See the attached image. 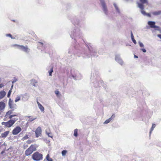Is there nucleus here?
Here are the masks:
<instances>
[{
	"label": "nucleus",
	"mask_w": 161,
	"mask_h": 161,
	"mask_svg": "<svg viewBox=\"0 0 161 161\" xmlns=\"http://www.w3.org/2000/svg\"><path fill=\"white\" fill-rule=\"evenodd\" d=\"M86 46L88 49V51L84 50L81 53V56L84 58H89L90 55L96 56L97 54V50L92 46L90 43L87 44L85 43Z\"/></svg>",
	"instance_id": "f257e3e1"
},
{
	"label": "nucleus",
	"mask_w": 161,
	"mask_h": 161,
	"mask_svg": "<svg viewBox=\"0 0 161 161\" xmlns=\"http://www.w3.org/2000/svg\"><path fill=\"white\" fill-rule=\"evenodd\" d=\"M69 34L71 37L75 40L82 38V34L80 29L76 26L71 29Z\"/></svg>",
	"instance_id": "f03ea898"
},
{
	"label": "nucleus",
	"mask_w": 161,
	"mask_h": 161,
	"mask_svg": "<svg viewBox=\"0 0 161 161\" xmlns=\"http://www.w3.org/2000/svg\"><path fill=\"white\" fill-rule=\"evenodd\" d=\"M71 76L75 80H80L81 78L80 74L77 71L74 69L71 70Z\"/></svg>",
	"instance_id": "7ed1b4c3"
},
{
	"label": "nucleus",
	"mask_w": 161,
	"mask_h": 161,
	"mask_svg": "<svg viewBox=\"0 0 161 161\" xmlns=\"http://www.w3.org/2000/svg\"><path fill=\"white\" fill-rule=\"evenodd\" d=\"M100 1L103 12L106 15H108V10L104 0H100Z\"/></svg>",
	"instance_id": "20e7f679"
},
{
	"label": "nucleus",
	"mask_w": 161,
	"mask_h": 161,
	"mask_svg": "<svg viewBox=\"0 0 161 161\" xmlns=\"http://www.w3.org/2000/svg\"><path fill=\"white\" fill-rule=\"evenodd\" d=\"M42 158V155L38 152H35L32 155V158L35 161H39Z\"/></svg>",
	"instance_id": "39448f33"
},
{
	"label": "nucleus",
	"mask_w": 161,
	"mask_h": 161,
	"mask_svg": "<svg viewBox=\"0 0 161 161\" xmlns=\"http://www.w3.org/2000/svg\"><path fill=\"white\" fill-rule=\"evenodd\" d=\"M14 46H17L18 49H21L26 53H28L30 52V49L27 46H24L23 45H19L17 44H15Z\"/></svg>",
	"instance_id": "423d86ee"
},
{
	"label": "nucleus",
	"mask_w": 161,
	"mask_h": 161,
	"mask_svg": "<svg viewBox=\"0 0 161 161\" xmlns=\"http://www.w3.org/2000/svg\"><path fill=\"white\" fill-rule=\"evenodd\" d=\"M35 149H36L33 147V146L31 145L25 151V154L27 156H29L35 151Z\"/></svg>",
	"instance_id": "0eeeda50"
},
{
	"label": "nucleus",
	"mask_w": 161,
	"mask_h": 161,
	"mask_svg": "<svg viewBox=\"0 0 161 161\" xmlns=\"http://www.w3.org/2000/svg\"><path fill=\"white\" fill-rule=\"evenodd\" d=\"M18 120L17 118H14L13 119H11L8 121L6 122V127H10L12 126Z\"/></svg>",
	"instance_id": "6e6552de"
},
{
	"label": "nucleus",
	"mask_w": 161,
	"mask_h": 161,
	"mask_svg": "<svg viewBox=\"0 0 161 161\" xmlns=\"http://www.w3.org/2000/svg\"><path fill=\"white\" fill-rule=\"evenodd\" d=\"M115 61L120 65H122L124 64V62L121 58L119 54H116L115 56Z\"/></svg>",
	"instance_id": "1a4fd4ad"
},
{
	"label": "nucleus",
	"mask_w": 161,
	"mask_h": 161,
	"mask_svg": "<svg viewBox=\"0 0 161 161\" xmlns=\"http://www.w3.org/2000/svg\"><path fill=\"white\" fill-rule=\"evenodd\" d=\"M21 130V129L19 126H17L12 131V134L14 135L18 134Z\"/></svg>",
	"instance_id": "9d476101"
},
{
	"label": "nucleus",
	"mask_w": 161,
	"mask_h": 161,
	"mask_svg": "<svg viewBox=\"0 0 161 161\" xmlns=\"http://www.w3.org/2000/svg\"><path fill=\"white\" fill-rule=\"evenodd\" d=\"M13 100H12L10 98L9 100L8 105L9 108L11 109L16 108V104L13 103Z\"/></svg>",
	"instance_id": "9b49d317"
},
{
	"label": "nucleus",
	"mask_w": 161,
	"mask_h": 161,
	"mask_svg": "<svg viewBox=\"0 0 161 161\" xmlns=\"http://www.w3.org/2000/svg\"><path fill=\"white\" fill-rule=\"evenodd\" d=\"M36 133V137H38L40 136L42 134V129L40 127H38L35 131Z\"/></svg>",
	"instance_id": "f8f14e48"
},
{
	"label": "nucleus",
	"mask_w": 161,
	"mask_h": 161,
	"mask_svg": "<svg viewBox=\"0 0 161 161\" xmlns=\"http://www.w3.org/2000/svg\"><path fill=\"white\" fill-rule=\"evenodd\" d=\"M113 5L115 8L116 12L119 15H120V10L118 5L115 3H113Z\"/></svg>",
	"instance_id": "ddd939ff"
},
{
	"label": "nucleus",
	"mask_w": 161,
	"mask_h": 161,
	"mask_svg": "<svg viewBox=\"0 0 161 161\" xmlns=\"http://www.w3.org/2000/svg\"><path fill=\"white\" fill-rule=\"evenodd\" d=\"M115 114H113L112 116H111V117H110V118H109L108 119H107L103 123V124H108V123H109V122H110V121L112 120H113L114 119V118H115Z\"/></svg>",
	"instance_id": "4468645a"
},
{
	"label": "nucleus",
	"mask_w": 161,
	"mask_h": 161,
	"mask_svg": "<svg viewBox=\"0 0 161 161\" xmlns=\"http://www.w3.org/2000/svg\"><path fill=\"white\" fill-rule=\"evenodd\" d=\"M74 25H80V20H79L76 18H75L72 21Z\"/></svg>",
	"instance_id": "2eb2a0df"
},
{
	"label": "nucleus",
	"mask_w": 161,
	"mask_h": 161,
	"mask_svg": "<svg viewBox=\"0 0 161 161\" xmlns=\"http://www.w3.org/2000/svg\"><path fill=\"white\" fill-rule=\"evenodd\" d=\"M31 84L35 87L37 86L38 85L37 82L34 79H32L31 80Z\"/></svg>",
	"instance_id": "dca6fc26"
},
{
	"label": "nucleus",
	"mask_w": 161,
	"mask_h": 161,
	"mask_svg": "<svg viewBox=\"0 0 161 161\" xmlns=\"http://www.w3.org/2000/svg\"><path fill=\"white\" fill-rule=\"evenodd\" d=\"M155 22L154 21H149L148 22V24L152 28H154L155 27Z\"/></svg>",
	"instance_id": "f3484780"
},
{
	"label": "nucleus",
	"mask_w": 161,
	"mask_h": 161,
	"mask_svg": "<svg viewBox=\"0 0 161 161\" xmlns=\"http://www.w3.org/2000/svg\"><path fill=\"white\" fill-rule=\"evenodd\" d=\"M9 133L8 131H6L4 133H2L1 134V137L3 138H5L8 135Z\"/></svg>",
	"instance_id": "a211bd4d"
},
{
	"label": "nucleus",
	"mask_w": 161,
	"mask_h": 161,
	"mask_svg": "<svg viewBox=\"0 0 161 161\" xmlns=\"http://www.w3.org/2000/svg\"><path fill=\"white\" fill-rule=\"evenodd\" d=\"M5 106V103L3 102H0V111L4 109Z\"/></svg>",
	"instance_id": "6ab92c4d"
},
{
	"label": "nucleus",
	"mask_w": 161,
	"mask_h": 161,
	"mask_svg": "<svg viewBox=\"0 0 161 161\" xmlns=\"http://www.w3.org/2000/svg\"><path fill=\"white\" fill-rule=\"evenodd\" d=\"M6 94V92L4 91L0 92V100L3 98Z\"/></svg>",
	"instance_id": "aec40b11"
},
{
	"label": "nucleus",
	"mask_w": 161,
	"mask_h": 161,
	"mask_svg": "<svg viewBox=\"0 0 161 161\" xmlns=\"http://www.w3.org/2000/svg\"><path fill=\"white\" fill-rule=\"evenodd\" d=\"M37 103L39 108L41 110V111L43 112L44 111V107L38 101H37Z\"/></svg>",
	"instance_id": "412c9836"
},
{
	"label": "nucleus",
	"mask_w": 161,
	"mask_h": 161,
	"mask_svg": "<svg viewBox=\"0 0 161 161\" xmlns=\"http://www.w3.org/2000/svg\"><path fill=\"white\" fill-rule=\"evenodd\" d=\"M154 15H158L161 14V10L155 11L152 13Z\"/></svg>",
	"instance_id": "4be33fe9"
},
{
	"label": "nucleus",
	"mask_w": 161,
	"mask_h": 161,
	"mask_svg": "<svg viewBox=\"0 0 161 161\" xmlns=\"http://www.w3.org/2000/svg\"><path fill=\"white\" fill-rule=\"evenodd\" d=\"M14 109L12 110H9L5 114V116L7 118L8 116H9V115H10L12 113L13 111H14Z\"/></svg>",
	"instance_id": "5701e85b"
},
{
	"label": "nucleus",
	"mask_w": 161,
	"mask_h": 161,
	"mask_svg": "<svg viewBox=\"0 0 161 161\" xmlns=\"http://www.w3.org/2000/svg\"><path fill=\"white\" fill-rule=\"evenodd\" d=\"M131 37L132 42H133L134 44H136V42L134 38L133 35L131 31Z\"/></svg>",
	"instance_id": "b1692460"
},
{
	"label": "nucleus",
	"mask_w": 161,
	"mask_h": 161,
	"mask_svg": "<svg viewBox=\"0 0 161 161\" xmlns=\"http://www.w3.org/2000/svg\"><path fill=\"white\" fill-rule=\"evenodd\" d=\"M29 97L27 96L26 94H25L22 96V99L24 101L27 100L28 99Z\"/></svg>",
	"instance_id": "393cba45"
},
{
	"label": "nucleus",
	"mask_w": 161,
	"mask_h": 161,
	"mask_svg": "<svg viewBox=\"0 0 161 161\" xmlns=\"http://www.w3.org/2000/svg\"><path fill=\"white\" fill-rule=\"evenodd\" d=\"M138 6L141 10H143L144 9V5L142 3H138Z\"/></svg>",
	"instance_id": "a878e982"
},
{
	"label": "nucleus",
	"mask_w": 161,
	"mask_h": 161,
	"mask_svg": "<svg viewBox=\"0 0 161 161\" xmlns=\"http://www.w3.org/2000/svg\"><path fill=\"white\" fill-rule=\"evenodd\" d=\"M20 98H21V97L20 95H17V96L16 97L15 100V102L16 103L17 102H18L19 101L20 99Z\"/></svg>",
	"instance_id": "bb28decb"
},
{
	"label": "nucleus",
	"mask_w": 161,
	"mask_h": 161,
	"mask_svg": "<svg viewBox=\"0 0 161 161\" xmlns=\"http://www.w3.org/2000/svg\"><path fill=\"white\" fill-rule=\"evenodd\" d=\"M156 126V125L155 124H153L152 127L150 130V131L149 132L150 135L151 134L152 131L154 129Z\"/></svg>",
	"instance_id": "cd10ccee"
},
{
	"label": "nucleus",
	"mask_w": 161,
	"mask_h": 161,
	"mask_svg": "<svg viewBox=\"0 0 161 161\" xmlns=\"http://www.w3.org/2000/svg\"><path fill=\"white\" fill-rule=\"evenodd\" d=\"M46 159L47 161H53V159L49 157V154H48L46 156Z\"/></svg>",
	"instance_id": "c85d7f7f"
},
{
	"label": "nucleus",
	"mask_w": 161,
	"mask_h": 161,
	"mask_svg": "<svg viewBox=\"0 0 161 161\" xmlns=\"http://www.w3.org/2000/svg\"><path fill=\"white\" fill-rule=\"evenodd\" d=\"M74 135L76 137L78 136V130L77 129H75L74 130Z\"/></svg>",
	"instance_id": "c756f323"
},
{
	"label": "nucleus",
	"mask_w": 161,
	"mask_h": 161,
	"mask_svg": "<svg viewBox=\"0 0 161 161\" xmlns=\"http://www.w3.org/2000/svg\"><path fill=\"white\" fill-rule=\"evenodd\" d=\"M154 28L155 30H157L158 31H160L161 30V29L160 28V27L156 25H155V27Z\"/></svg>",
	"instance_id": "7c9ffc66"
},
{
	"label": "nucleus",
	"mask_w": 161,
	"mask_h": 161,
	"mask_svg": "<svg viewBox=\"0 0 161 161\" xmlns=\"http://www.w3.org/2000/svg\"><path fill=\"white\" fill-rule=\"evenodd\" d=\"M67 152V151L66 150H63V151H62V155L63 156H64L66 153Z\"/></svg>",
	"instance_id": "2f4dec72"
},
{
	"label": "nucleus",
	"mask_w": 161,
	"mask_h": 161,
	"mask_svg": "<svg viewBox=\"0 0 161 161\" xmlns=\"http://www.w3.org/2000/svg\"><path fill=\"white\" fill-rule=\"evenodd\" d=\"M18 115L16 114H13V115H10L8 116V118L9 119H11L14 116H17Z\"/></svg>",
	"instance_id": "473e14b6"
},
{
	"label": "nucleus",
	"mask_w": 161,
	"mask_h": 161,
	"mask_svg": "<svg viewBox=\"0 0 161 161\" xmlns=\"http://www.w3.org/2000/svg\"><path fill=\"white\" fill-rule=\"evenodd\" d=\"M46 134L48 136V137H50L52 138H53V136H52L51 135V133L48 132H47V131H46Z\"/></svg>",
	"instance_id": "72a5a7b5"
},
{
	"label": "nucleus",
	"mask_w": 161,
	"mask_h": 161,
	"mask_svg": "<svg viewBox=\"0 0 161 161\" xmlns=\"http://www.w3.org/2000/svg\"><path fill=\"white\" fill-rule=\"evenodd\" d=\"M6 36L7 37H9L12 39H14L13 37H12V35L10 34H6Z\"/></svg>",
	"instance_id": "f704fd0d"
},
{
	"label": "nucleus",
	"mask_w": 161,
	"mask_h": 161,
	"mask_svg": "<svg viewBox=\"0 0 161 161\" xmlns=\"http://www.w3.org/2000/svg\"><path fill=\"white\" fill-rule=\"evenodd\" d=\"M138 43L139 44V46L141 47H144V45L140 41L138 42Z\"/></svg>",
	"instance_id": "c9c22d12"
},
{
	"label": "nucleus",
	"mask_w": 161,
	"mask_h": 161,
	"mask_svg": "<svg viewBox=\"0 0 161 161\" xmlns=\"http://www.w3.org/2000/svg\"><path fill=\"white\" fill-rule=\"evenodd\" d=\"M11 92H12L11 89H10L9 91L8 92V94H7V97H9L10 96V95L11 94Z\"/></svg>",
	"instance_id": "e433bc0d"
},
{
	"label": "nucleus",
	"mask_w": 161,
	"mask_h": 161,
	"mask_svg": "<svg viewBox=\"0 0 161 161\" xmlns=\"http://www.w3.org/2000/svg\"><path fill=\"white\" fill-rule=\"evenodd\" d=\"M140 1L142 3H147V0H140Z\"/></svg>",
	"instance_id": "4c0bfd02"
},
{
	"label": "nucleus",
	"mask_w": 161,
	"mask_h": 161,
	"mask_svg": "<svg viewBox=\"0 0 161 161\" xmlns=\"http://www.w3.org/2000/svg\"><path fill=\"white\" fill-rule=\"evenodd\" d=\"M141 13L144 16H146L147 13L143 10H141Z\"/></svg>",
	"instance_id": "58836bf2"
},
{
	"label": "nucleus",
	"mask_w": 161,
	"mask_h": 161,
	"mask_svg": "<svg viewBox=\"0 0 161 161\" xmlns=\"http://www.w3.org/2000/svg\"><path fill=\"white\" fill-rule=\"evenodd\" d=\"M53 72V70L52 68L49 71V74L50 76L52 75V73Z\"/></svg>",
	"instance_id": "ea45409f"
},
{
	"label": "nucleus",
	"mask_w": 161,
	"mask_h": 161,
	"mask_svg": "<svg viewBox=\"0 0 161 161\" xmlns=\"http://www.w3.org/2000/svg\"><path fill=\"white\" fill-rule=\"evenodd\" d=\"M18 80V79L15 78V77L14 78L13 80L12 81V83L14 84L15 82H16Z\"/></svg>",
	"instance_id": "a19ab883"
},
{
	"label": "nucleus",
	"mask_w": 161,
	"mask_h": 161,
	"mask_svg": "<svg viewBox=\"0 0 161 161\" xmlns=\"http://www.w3.org/2000/svg\"><path fill=\"white\" fill-rule=\"evenodd\" d=\"M28 138V135H26L22 139V140H26Z\"/></svg>",
	"instance_id": "79ce46f5"
},
{
	"label": "nucleus",
	"mask_w": 161,
	"mask_h": 161,
	"mask_svg": "<svg viewBox=\"0 0 161 161\" xmlns=\"http://www.w3.org/2000/svg\"><path fill=\"white\" fill-rule=\"evenodd\" d=\"M55 93L57 96H58V95L59 94V92L58 90H56L55 91Z\"/></svg>",
	"instance_id": "37998d69"
},
{
	"label": "nucleus",
	"mask_w": 161,
	"mask_h": 161,
	"mask_svg": "<svg viewBox=\"0 0 161 161\" xmlns=\"http://www.w3.org/2000/svg\"><path fill=\"white\" fill-rule=\"evenodd\" d=\"M142 51L143 53H146V50L145 48H141L140 49Z\"/></svg>",
	"instance_id": "c03bdc74"
},
{
	"label": "nucleus",
	"mask_w": 161,
	"mask_h": 161,
	"mask_svg": "<svg viewBox=\"0 0 161 161\" xmlns=\"http://www.w3.org/2000/svg\"><path fill=\"white\" fill-rule=\"evenodd\" d=\"M2 125H4L5 127H6V122H3L2 123Z\"/></svg>",
	"instance_id": "a18cd8bd"
},
{
	"label": "nucleus",
	"mask_w": 161,
	"mask_h": 161,
	"mask_svg": "<svg viewBox=\"0 0 161 161\" xmlns=\"http://www.w3.org/2000/svg\"><path fill=\"white\" fill-rule=\"evenodd\" d=\"M31 142H32V141L30 140H28L26 142L29 144L31 143Z\"/></svg>",
	"instance_id": "49530a36"
},
{
	"label": "nucleus",
	"mask_w": 161,
	"mask_h": 161,
	"mask_svg": "<svg viewBox=\"0 0 161 161\" xmlns=\"http://www.w3.org/2000/svg\"><path fill=\"white\" fill-rule=\"evenodd\" d=\"M146 16H147L148 17H151V16L150 14L149 13H147Z\"/></svg>",
	"instance_id": "de8ad7c7"
},
{
	"label": "nucleus",
	"mask_w": 161,
	"mask_h": 161,
	"mask_svg": "<svg viewBox=\"0 0 161 161\" xmlns=\"http://www.w3.org/2000/svg\"><path fill=\"white\" fill-rule=\"evenodd\" d=\"M157 36L158 37L161 39V34H158Z\"/></svg>",
	"instance_id": "09e8293b"
},
{
	"label": "nucleus",
	"mask_w": 161,
	"mask_h": 161,
	"mask_svg": "<svg viewBox=\"0 0 161 161\" xmlns=\"http://www.w3.org/2000/svg\"><path fill=\"white\" fill-rule=\"evenodd\" d=\"M38 43L40 44V45H41L42 46L43 45V44L42 42H39Z\"/></svg>",
	"instance_id": "8fccbe9b"
},
{
	"label": "nucleus",
	"mask_w": 161,
	"mask_h": 161,
	"mask_svg": "<svg viewBox=\"0 0 161 161\" xmlns=\"http://www.w3.org/2000/svg\"><path fill=\"white\" fill-rule=\"evenodd\" d=\"M4 85L2 84H0V88L2 87Z\"/></svg>",
	"instance_id": "3c124183"
},
{
	"label": "nucleus",
	"mask_w": 161,
	"mask_h": 161,
	"mask_svg": "<svg viewBox=\"0 0 161 161\" xmlns=\"http://www.w3.org/2000/svg\"><path fill=\"white\" fill-rule=\"evenodd\" d=\"M134 58H138V56L135 55H134Z\"/></svg>",
	"instance_id": "603ef678"
},
{
	"label": "nucleus",
	"mask_w": 161,
	"mask_h": 161,
	"mask_svg": "<svg viewBox=\"0 0 161 161\" xmlns=\"http://www.w3.org/2000/svg\"><path fill=\"white\" fill-rule=\"evenodd\" d=\"M36 118H35L33 119H31V120H30V121H33V120H34V119H36Z\"/></svg>",
	"instance_id": "864d4df0"
},
{
	"label": "nucleus",
	"mask_w": 161,
	"mask_h": 161,
	"mask_svg": "<svg viewBox=\"0 0 161 161\" xmlns=\"http://www.w3.org/2000/svg\"><path fill=\"white\" fill-rule=\"evenodd\" d=\"M72 53V52L70 51V50H69V53Z\"/></svg>",
	"instance_id": "5fc2aeb1"
},
{
	"label": "nucleus",
	"mask_w": 161,
	"mask_h": 161,
	"mask_svg": "<svg viewBox=\"0 0 161 161\" xmlns=\"http://www.w3.org/2000/svg\"><path fill=\"white\" fill-rule=\"evenodd\" d=\"M13 85H12V86H11V89H12V88H13Z\"/></svg>",
	"instance_id": "6e6d98bb"
},
{
	"label": "nucleus",
	"mask_w": 161,
	"mask_h": 161,
	"mask_svg": "<svg viewBox=\"0 0 161 161\" xmlns=\"http://www.w3.org/2000/svg\"><path fill=\"white\" fill-rule=\"evenodd\" d=\"M96 86V85H95V87H97V86Z\"/></svg>",
	"instance_id": "4d7b16f0"
},
{
	"label": "nucleus",
	"mask_w": 161,
	"mask_h": 161,
	"mask_svg": "<svg viewBox=\"0 0 161 161\" xmlns=\"http://www.w3.org/2000/svg\"><path fill=\"white\" fill-rule=\"evenodd\" d=\"M133 1V0H129V1H130L131 2H132Z\"/></svg>",
	"instance_id": "13d9d810"
},
{
	"label": "nucleus",
	"mask_w": 161,
	"mask_h": 161,
	"mask_svg": "<svg viewBox=\"0 0 161 161\" xmlns=\"http://www.w3.org/2000/svg\"><path fill=\"white\" fill-rule=\"evenodd\" d=\"M12 21H13L14 22H15V20H12Z\"/></svg>",
	"instance_id": "bf43d9fd"
},
{
	"label": "nucleus",
	"mask_w": 161,
	"mask_h": 161,
	"mask_svg": "<svg viewBox=\"0 0 161 161\" xmlns=\"http://www.w3.org/2000/svg\"><path fill=\"white\" fill-rule=\"evenodd\" d=\"M22 135V133H20V134H19V135Z\"/></svg>",
	"instance_id": "052dcab7"
},
{
	"label": "nucleus",
	"mask_w": 161,
	"mask_h": 161,
	"mask_svg": "<svg viewBox=\"0 0 161 161\" xmlns=\"http://www.w3.org/2000/svg\"><path fill=\"white\" fill-rule=\"evenodd\" d=\"M3 153V151H2V152H1V153L2 154Z\"/></svg>",
	"instance_id": "680f3d73"
},
{
	"label": "nucleus",
	"mask_w": 161,
	"mask_h": 161,
	"mask_svg": "<svg viewBox=\"0 0 161 161\" xmlns=\"http://www.w3.org/2000/svg\"><path fill=\"white\" fill-rule=\"evenodd\" d=\"M126 1H129V0H125Z\"/></svg>",
	"instance_id": "e2e57ef3"
},
{
	"label": "nucleus",
	"mask_w": 161,
	"mask_h": 161,
	"mask_svg": "<svg viewBox=\"0 0 161 161\" xmlns=\"http://www.w3.org/2000/svg\"><path fill=\"white\" fill-rule=\"evenodd\" d=\"M83 40V42H84V41L83 40Z\"/></svg>",
	"instance_id": "0e129e2a"
}]
</instances>
